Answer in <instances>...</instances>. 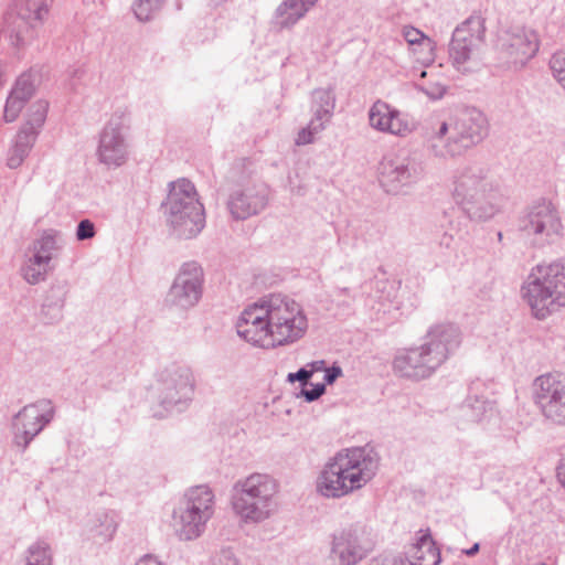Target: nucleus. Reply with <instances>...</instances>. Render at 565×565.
Instances as JSON below:
<instances>
[{"instance_id":"1","label":"nucleus","mask_w":565,"mask_h":565,"mask_svg":"<svg viewBox=\"0 0 565 565\" xmlns=\"http://www.w3.org/2000/svg\"><path fill=\"white\" fill-rule=\"evenodd\" d=\"M235 327L238 337L249 344L275 349L301 340L309 329V319L299 301L275 292L248 305L238 316Z\"/></svg>"},{"instance_id":"2","label":"nucleus","mask_w":565,"mask_h":565,"mask_svg":"<svg viewBox=\"0 0 565 565\" xmlns=\"http://www.w3.org/2000/svg\"><path fill=\"white\" fill-rule=\"evenodd\" d=\"M462 343L460 328L450 322L431 324L419 345L398 350L392 361L396 376L414 382L431 377Z\"/></svg>"},{"instance_id":"3","label":"nucleus","mask_w":565,"mask_h":565,"mask_svg":"<svg viewBox=\"0 0 565 565\" xmlns=\"http://www.w3.org/2000/svg\"><path fill=\"white\" fill-rule=\"evenodd\" d=\"M379 467L377 455L366 447L341 449L321 466L315 480V490L327 500L350 497L373 480Z\"/></svg>"},{"instance_id":"4","label":"nucleus","mask_w":565,"mask_h":565,"mask_svg":"<svg viewBox=\"0 0 565 565\" xmlns=\"http://www.w3.org/2000/svg\"><path fill=\"white\" fill-rule=\"evenodd\" d=\"M451 198L471 220L483 222L494 217L505 199L501 182L488 169L472 164L458 169L451 182Z\"/></svg>"},{"instance_id":"5","label":"nucleus","mask_w":565,"mask_h":565,"mask_svg":"<svg viewBox=\"0 0 565 565\" xmlns=\"http://www.w3.org/2000/svg\"><path fill=\"white\" fill-rule=\"evenodd\" d=\"M279 482L265 472L237 479L231 489L230 508L241 526L262 525L278 513Z\"/></svg>"},{"instance_id":"6","label":"nucleus","mask_w":565,"mask_h":565,"mask_svg":"<svg viewBox=\"0 0 565 565\" xmlns=\"http://www.w3.org/2000/svg\"><path fill=\"white\" fill-rule=\"evenodd\" d=\"M487 132L486 115L477 108H465L440 122L429 139V150L436 158L459 157L481 142Z\"/></svg>"},{"instance_id":"7","label":"nucleus","mask_w":565,"mask_h":565,"mask_svg":"<svg viewBox=\"0 0 565 565\" xmlns=\"http://www.w3.org/2000/svg\"><path fill=\"white\" fill-rule=\"evenodd\" d=\"M521 292L536 319H545L565 307V263L555 260L533 267Z\"/></svg>"},{"instance_id":"8","label":"nucleus","mask_w":565,"mask_h":565,"mask_svg":"<svg viewBox=\"0 0 565 565\" xmlns=\"http://www.w3.org/2000/svg\"><path fill=\"white\" fill-rule=\"evenodd\" d=\"M215 493L207 484L188 488L171 513L174 535L184 542L201 537L215 514Z\"/></svg>"},{"instance_id":"9","label":"nucleus","mask_w":565,"mask_h":565,"mask_svg":"<svg viewBox=\"0 0 565 565\" xmlns=\"http://www.w3.org/2000/svg\"><path fill=\"white\" fill-rule=\"evenodd\" d=\"M484 20L480 15H470L452 32L449 43V61L461 74H471L483 65Z\"/></svg>"},{"instance_id":"10","label":"nucleus","mask_w":565,"mask_h":565,"mask_svg":"<svg viewBox=\"0 0 565 565\" xmlns=\"http://www.w3.org/2000/svg\"><path fill=\"white\" fill-rule=\"evenodd\" d=\"M195 387V377L190 367L171 364L157 373L150 394L164 412H182L193 401Z\"/></svg>"},{"instance_id":"11","label":"nucleus","mask_w":565,"mask_h":565,"mask_svg":"<svg viewBox=\"0 0 565 565\" xmlns=\"http://www.w3.org/2000/svg\"><path fill=\"white\" fill-rule=\"evenodd\" d=\"M130 113L126 108L116 109L97 136L95 156L108 169H117L127 163L130 157L129 143Z\"/></svg>"},{"instance_id":"12","label":"nucleus","mask_w":565,"mask_h":565,"mask_svg":"<svg viewBox=\"0 0 565 565\" xmlns=\"http://www.w3.org/2000/svg\"><path fill=\"white\" fill-rule=\"evenodd\" d=\"M374 546L371 529L360 523L350 524L331 534L329 557L333 565H358Z\"/></svg>"},{"instance_id":"13","label":"nucleus","mask_w":565,"mask_h":565,"mask_svg":"<svg viewBox=\"0 0 565 565\" xmlns=\"http://www.w3.org/2000/svg\"><path fill=\"white\" fill-rule=\"evenodd\" d=\"M521 227L535 246L553 244L563 235L558 211L546 199H541L529 207Z\"/></svg>"},{"instance_id":"14","label":"nucleus","mask_w":565,"mask_h":565,"mask_svg":"<svg viewBox=\"0 0 565 565\" xmlns=\"http://www.w3.org/2000/svg\"><path fill=\"white\" fill-rule=\"evenodd\" d=\"M204 273L196 262H186L179 268L167 294L166 305L177 311L194 308L203 295Z\"/></svg>"},{"instance_id":"15","label":"nucleus","mask_w":565,"mask_h":565,"mask_svg":"<svg viewBox=\"0 0 565 565\" xmlns=\"http://www.w3.org/2000/svg\"><path fill=\"white\" fill-rule=\"evenodd\" d=\"M423 173L422 162L413 156H386L379 167L380 183L391 194L402 193L415 184Z\"/></svg>"},{"instance_id":"16","label":"nucleus","mask_w":565,"mask_h":565,"mask_svg":"<svg viewBox=\"0 0 565 565\" xmlns=\"http://www.w3.org/2000/svg\"><path fill=\"white\" fill-rule=\"evenodd\" d=\"M533 398L542 415L557 425H565V375L546 373L533 382Z\"/></svg>"},{"instance_id":"17","label":"nucleus","mask_w":565,"mask_h":565,"mask_svg":"<svg viewBox=\"0 0 565 565\" xmlns=\"http://www.w3.org/2000/svg\"><path fill=\"white\" fill-rule=\"evenodd\" d=\"M502 58L515 68L524 66L539 51L540 39L535 30L526 26H512L498 39Z\"/></svg>"},{"instance_id":"18","label":"nucleus","mask_w":565,"mask_h":565,"mask_svg":"<svg viewBox=\"0 0 565 565\" xmlns=\"http://www.w3.org/2000/svg\"><path fill=\"white\" fill-rule=\"evenodd\" d=\"M53 0H20L15 12H8L3 19L1 34L12 45L22 43V31L35 22H43L49 14Z\"/></svg>"},{"instance_id":"19","label":"nucleus","mask_w":565,"mask_h":565,"mask_svg":"<svg viewBox=\"0 0 565 565\" xmlns=\"http://www.w3.org/2000/svg\"><path fill=\"white\" fill-rule=\"evenodd\" d=\"M269 201L268 189L263 183L247 182L235 186L227 199V210L234 220L243 221L263 212Z\"/></svg>"},{"instance_id":"20","label":"nucleus","mask_w":565,"mask_h":565,"mask_svg":"<svg viewBox=\"0 0 565 565\" xmlns=\"http://www.w3.org/2000/svg\"><path fill=\"white\" fill-rule=\"evenodd\" d=\"M367 120L370 127L382 134L405 138L416 129V125L397 108L388 103L377 99L369 108Z\"/></svg>"},{"instance_id":"21","label":"nucleus","mask_w":565,"mask_h":565,"mask_svg":"<svg viewBox=\"0 0 565 565\" xmlns=\"http://www.w3.org/2000/svg\"><path fill=\"white\" fill-rule=\"evenodd\" d=\"M118 526L119 519L115 511L100 510L87 515L81 535L84 541L100 546L114 540Z\"/></svg>"},{"instance_id":"22","label":"nucleus","mask_w":565,"mask_h":565,"mask_svg":"<svg viewBox=\"0 0 565 565\" xmlns=\"http://www.w3.org/2000/svg\"><path fill=\"white\" fill-rule=\"evenodd\" d=\"M53 415L50 401H39L19 412L17 420L22 424L24 447L52 420Z\"/></svg>"},{"instance_id":"23","label":"nucleus","mask_w":565,"mask_h":565,"mask_svg":"<svg viewBox=\"0 0 565 565\" xmlns=\"http://www.w3.org/2000/svg\"><path fill=\"white\" fill-rule=\"evenodd\" d=\"M166 213L175 214L180 211L203 207L194 184L188 179L170 182L169 193L164 203Z\"/></svg>"},{"instance_id":"24","label":"nucleus","mask_w":565,"mask_h":565,"mask_svg":"<svg viewBox=\"0 0 565 565\" xmlns=\"http://www.w3.org/2000/svg\"><path fill=\"white\" fill-rule=\"evenodd\" d=\"M172 233L182 239L196 237L205 226L204 206L167 215Z\"/></svg>"},{"instance_id":"25","label":"nucleus","mask_w":565,"mask_h":565,"mask_svg":"<svg viewBox=\"0 0 565 565\" xmlns=\"http://www.w3.org/2000/svg\"><path fill=\"white\" fill-rule=\"evenodd\" d=\"M35 79L31 74H22L11 89L3 110L6 122L14 121L25 103L31 98L35 88Z\"/></svg>"},{"instance_id":"26","label":"nucleus","mask_w":565,"mask_h":565,"mask_svg":"<svg viewBox=\"0 0 565 565\" xmlns=\"http://www.w3.org/2000/svg\"><path fill=\"white\" fill-rule=\"evenodd\" d=\"M411 565H439V548L431 539L429 531H419L416 542L409 552Z\"/></svg>"},{"instance_id":"27","label":"nucleus","mask_w":565,"mask_h":565,"mask_svg":"<svg viewBox=\"0 0 565 565\" xmlns=\"http://www.w3.org/2000/svg\"><path fill=\"white\" fill-rule=\"evenodd\" d=\"M318 0H282L275 11V18L281 29L297 24L315 7Z\"/></svg>"},{"instance_id":"28","label":"nucleus","mask_w":565,"mask_h":565,"mask_svg":"<svg viewBox=\"0 0 565 565\" xmlns=\"http://www.w3.org/2000/svg\"><path fill=\"white\" fill-rule=\"evenodd\" d=\"M36 140L33 134L18 130L7 151V167L12 170L20 168L31 153Z\"/></svg>"},{"instance_id":"29","label":"nucleus","mask_w":565,"mask_h":565,"mask_svg":"<svg viewBox=\"0 0 565 565\" xmlns=\"http://www.w3.org/2000/svg\"><path fill=\"white\" fill-rule=\"evenodd\" d=\"M67 292L65 284L53 285L49 289L41 310L47 322L53 323L62 319Z\"/></svg>"},{"instance_id":"30","label":"nucleus","mask_w":565,"mask_h":565,"mask_svg":"<svg viewBox=\"0 0 565 565\" xmlns=\"http://www.w3.org/2000/svg\"><path fill=\"white\" fill-rule=\"evenodd\" d=\"M335 107V95L332 88H317L311 94V113L316 120L328 125Z\"/></svg>"},{"instance_id":"31","label":"nucleus","mask_w":565,"mask_h":565,"mask_svg":"<svg viewBox=\"0 0 565 565\" xmlns=\"http://www.w3.org/2000/svg\"><path fill=\"white\" fill-rule=\"evenodd\" d=\"M49 111V102L45 99H38L33 102L26 113L25 118L19 130H24L28 134H33L39 138L44 124L46 121Z\"/></svg>"},{"instance_id":"32","label":"nucleus","mask_w":565,"mask_h":565,"mask_svg":"<svg viewBox=\"0 0 565 565\" xmlns=\"http://www.w3.org/2000/svg\"><path fill=\"white\" fill-rule=\"evenodd\" d=\"M52 269L53 266L50 262L29 252L21 267V275L28 284L38 285L46 279Z\"/></svg>"},{"instance_id":"33","label":"nucleus","mask_w":565,"mask_h":565,"mask_svg":"<svg viewBox=\"0 0 565 565\" xmlns=\"http://www.w3.org/2000/svg\"><path fill=\"white\" fill-rule=\"evenodd\" d=\"M24 565H53V550L46 540L39 539L32 542L23 554Z\"/></svg>"},{"instance_id":"34","label":"nucleus","mask_w":565,"mask_h":565,"mask_svg":"<svg viewBox=\"0 0 565 565\" xmlns=\"http://www.w3.org/2000/svg\"><path fill=\"white\" fill-rule=\"evenodd\" d=\"M463 411L473 422H486L495 415L493 403L478 396L468 397L463 405Z\"/></svg>"},{"instance_id":"35","label":"nucleus","mask_w":565,"mask_h":565,"mask_svg":"<svg viewBox=\"0 0 565 565\" xmlns=\"http://www.w3.org/2000/svg\"><path fill=\"white\" fill-rule=\"evenodd\" d=\"M60 248L56 235L53 233H44L33 243L29 252L36 256H41V258L43 257L52 264V260L57 256Z\"/></svg>"},{"instance_id":"36","label":"nucleus","mask_w":565,"mask_h":565,"mask_svg":"<svg viewBox=\"0 0 565 565\" xmlns=\"http://www.w3.org/2000/svg\"><path fill=\"white\" fill-rule=\"evenodd\" d=\"M163 2L164 0H135L131 8L135 17L141 22H146L154 17Z\"/></svg>"},{"instance_id":"37","label":"nucleus","mask_w":565,"mask_h":565,"mask_svg":"<svg viewBox=\"0 0 565 565\" xmlns=\"http://www.w3.org/2000/svg\"><path fill=\"white\" fill-rule=\"evenodd\" d=\"M327 127V124L311 118L308 125L301 128L295 139L297 146H306L315 142L318 135H320Z\"/></svg>"},{"instance_id":"38","label":"nucleus","mask_w":565,"mask_h":565,"mask_svg":"<svg viewBox=\"0 0 565 565\" xmlns=\"http://www.w3.org/2000/svg\"><path fill=\"white\" fill-rule=\"evenodd\" d=\"M436 42L430 38H425L417 46L413 47V54L418 63L428 66L434 63L436 56Z\"/></svg>"},{"instance_id":"39","label":"nucleus","mask_w":565,"mask_h":565,"mask_svg":"<svg viewBox=\"0 0 565 565\" xmlns=\"http://www.w3.org/2000/svg\"><path fill=\"white\" fill-rule=\"evenodd\" d=\"M417 89L424 93L431 100L441 99L447 93L446 84L439 81L419 84L417 85Z\"/></svg>"},{"instance_id":"40","label":"nucleus","mask_w":565,"mask_h":565,"mask_svg":"<svg viewBox=\"0 0 565 565\" xmlns=\"http://www.w3.org/2000/svg\"><path fill=\"white\" fill-rule=\"evenodd\" d=\"M550 68L557 83L565 82V51L553 54L550 60Z\"/></svg>"},{"instance_id":"41","label":"nucleus","mask_w":565,"mask_h":565,"mask_svg":"<svg viewBox=\"0 0 565 565\" xmlns=\"http://www.w3.org/2000/svg\"><path fill=\"white\" fill-rule=\"evenodd\" d=\"M210 565H242L238 557L231 550H222L210 559Z\"/></svg>"},{"instance_id":"42","label":"nucleus","mask_w":565,"mask_h":565,"mask_svg":"<svg viewBox=\"0 0 565 565\" xmlns=\"http://www.w3.org/2000/svg\"><path fill=\"white\" fill-rule=\"evenodd\" d=\"M95 225L92 221L85 218L78 223L76 228V238L78 241L90 239L95 236Z\"/></svg>"},{"instance_id":"43","label":"nucleus","mask_w":565,"mask_h":565,"mask_svg":"<svg viewBox=\"0 0 565 565\" xmlns=\"http://www.w3.org/2000/svg\"><path fill=\"white\" fill-rule=\"evenodd\" d=\"M403 36L405 41L414 46H417L427 35H425L420 30L413 26H405L403 29Z\"/></svg>"},{"instance_id":"44","label":"nucleus","mask_w":565,"mask_h":565,"mask_svg":"<svg viewBox=\"0 0 565 565\" xmlns=\"http://www.w3.org/2000/svg\"><path fill=\"white\" fill-rule=\"evenodd\" d=\"M324 392L326 385L323 383H318L311 390H301L300 395L303 396L307 402H313L322 396Z\"/></svg>"},{"instance_id":"45","label":"nucleus","mask_w":565,"mask_h":565,"mask_svg":"<svg viewBox=\"0 0 565 565\" xmlns=\"http://www.w3.org/2000/svg\"><path fill=\"white\" fill-rule=\"evenodd\" d=\"M311 377V372L308 371L307 366L299 369L295 373H289L287 376L288 382L294 383L295 381L301 382L302 385H307Z\"/></svg>"},{"instance_id":"46","label":"nucleus","mask_w":565,"mask_h":565,"mask_svg":"<svg viewBox=\"0 0 565 565\" xmlns=\"http://www.w3.org/2000/svg\"><path fill=\"white\" fill-rule=\"evenodd\" d=\"M343 372H342V369L339 366V365H332L330 367H327L324 370V382L327 384H332L337 381V379H339L340 376H342Z\"/></svg>"},{"instance_id":"47","label":"nucleus","mask_w":565,"mask_h":565,"mask_svg":"<svg viewBox=\"0 0 565 565\" xmlns=\"http://www.w3.org/2000/svg\"><path fill=\"white\" fill-rule=\"evenodd\" d=\"M135 565H166L158 557L153 555H145L140 557Z\"/></svg>"},{"instance_id":"48","label":"nucleus","mask_w":565,"mask_h":565,"mask_svg":"<svg viewBox=\"0 0 565 565\" xmlns=\"http://www.w3.org/2000/svg\"><path fill=\"white\" fill-rule=\"evenodd\" d=\"M307 369L309 372H311V376H312L313 373L324 371L327 367H326V362L323 360H319V361H313L310 364H308Z\"/></svg>"},{"instance_id":"49","label":"nucleus","mask_w":565,"mask_h":565,"mask_svg":"<svg viewBox=\"0 0 565 565\" xmlns=\"http://www.w3.org/2000/svg\"><path fill=\"white\" fill-rule=\"evenodd\" d=\"M557 478L562 486L565 488V455L561 459V462L557 467Z\"/></svg>"},{"instance_id":"50","label":"nucleus","mask_w":565,"mask_h":565,"mask_svg":"<svg viewBox=\"0 0 565 565\" xmlns=\"http://www.w3.org/2000/svg\"><path fill=\"white\" fill-rule=\"evenodd\" d=\"M454 242V237L450 234L445 233L439 241L440 246H444L446 248H450Z\"/></svg>"},{"instance_id":"51","label":"nucleus","mask_w":565,"mask_h":565,"mask_svg":"<svg viewBox=\"0 0 565 565\" xmlns=\"http://www.w3.org/2000/svg\"><path fill=\"white\" fill-rule=\"evenodd\" d=\"M480 545L479 543H475L470 548L465 551V554L468 556H473L479 552Z\"/></svg>"},{"instance_id":"52","label":"nucleus","mask_w":565,"mask_h":565,"mask_svg":"<svg viewBox=\"0 0 565 565\" xmlns=\"http://www.w3.org/2000/svg\"><path fill=\"white\" fill-rule=\"evenodd\" d=\"M426 76H427V72H426V71H423V72L420 73V77H426Z\"/></svg>"},{"instance_id":"53","label":"nucleus","mask_w":565,"mask_h":565,"mask_svg":"<svg viewBox=\"0 0 565 565\" xmlns=\"http://www.w3.org/2000/svg\"><path fill=\"white\" fill-rule=\"evenodd\" d=\"M558 84H559V85L562 86V88L565 90V82H559Z\"/></svg>"},{"instance_id":"54","label":"nucleus","mask_w":565,"mask_h":565,"mask_svg":"<svg viewBox=\"0 0 565 565\" xmlns=\"http://www.w3.org/2000/svg\"><path fill=\"white\" fill-rule=\"evenodd\" d=\"M498 238H499V241L502 239V233L501 232L498 233Z\"/></svg>"},{"instance_id":"55","label":"nucleus","mask_w":565,"mask_h":565,"mask_svg":"<svg viewBox=\"0 0 565 565\" xmlns=\"http://www.w3.org/2000/svg\"><path fill=\"white\" fill-rule=\"evenodd\" d=\"M156 415L157 416H163V413L162 412H157Z\"/></svg>"},{"instance_id":"56","label":"nucleus","mask_w":565,"mask_h":565,"mask_svg":"<svg viewBox=\"0 0 565 565\" xmlns=\"http://www.w3.org/2000/svg\"><path fill=\"white\" fill-rule=\"evenodd\" d=\"M539 565H546V564H544V563H541V564H539Z\"/></svg>"}]
</instances>
